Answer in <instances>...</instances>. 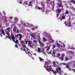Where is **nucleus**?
I'll return each mask as SVG.
<instances>
[{
	"instance_id": "obj_1",
	"label": "nucleus",
	"mask_w": 75,
	"mask_h": 75,
	"mask_svg": "<svg viewBox=\"0 0 75 75\" xmlns=\"http://www.w3.org/2000/svg\"><path fill=\"white\" fill-rule=\"evenodd\" d=\"M6 38H7L8 39H10V40H11V38L12 39V41H14V40H15V37H14V36H13L11 37V36H6Z\"/></svg>"
},
{
	"instance_id": "obj_2",
	"label": "nucleus",
	"mask_w": 75,
	"mask_h": 75,
	"mask_svg": "<svg viewBox=\"0 0 75 75\" xmlns=\"http://www.w3.org/2000/svg\"><path fill=\"white\" fill-rule=\"evenodd\" d=\"M25 53L27 54H28L29 57H31L32 56V55H31V53H30V50H27V51H25Z\"/></svg>"
},
{
	"instance_id": "obj_3",
	"label": "nucleus",
	"mask_w": 75,
	"mask_h": 75,
	"mask_svg": "<svg viewBox=\"0 0 75 75\" xmlns=\"http://www.w3.org/2000/svg\"><path fill=\"white\" fill-rule=\"evenodd\" d=\"M1 31L2 32V33L3 35H5V32L4 30H1V29L0 30V32H1Z\"/></svg>"
},
{
	"instance_id": "obj_4",
	"label": "nucleus",
	"mask_w": 75,
	"mask_h": 75,
	"mask_svg": "<svg viewBox=\"0 0 75 75\" xmlns=\"http://www.w3.org/2000/svg\"><path fill=\"white\" fill-rule=\"evenodd\" d=\"M37 52L39 53L41 52V48L39 47L38 48Z\"/></svg>"
},
{
	"instance_id": "obj_5",
	"label": "nucleus",
	"mask_w": 75,
	"mask_h": 75,
	"mask_svg": "<svg viewBox=\"0 0 75 75\" xmlns=\"http://www.w3.org/2000/svg\"><path fill=\"white\" fill-rule=\"evenodd\" d=\"M19 40L21 41V38H22V35L19 34Z\"/></svg>"
},
{
	"instance_id": "obj_6",
	"label": "nucleus",
	"mask_w": 75,
	"mask_h": 75,
	"mask_svg": "<svg viewBox=\"0 0 75 75\" xmlns=\"http://www.w3.org/2000/svg\"><path fill=\"white\" fill-rule=\"evenodd\" d=\"M28 43L29 46L31 47V45L32 44V42L31 41H29Z\"/></svg>"
},
{
	"instance_id": "obj_7",
	"label": "nucleus",
	"mask_w": 75,
	"mask_h": 75,
	"mask_svg": "<svg viewBox=\"0 0 75 75\" xmlns=\"http://www.w3.org/2000/svg\"><path fill=\"white\" fill-rule=\"evenodd\" d=\"M53 67H56V63H55V62L54 61L53 62Z\"/></svg>"
},
{
	"instance_id": "obj_8",
	"label": "nucleus",
	"mask_w": 75,
	"mask_h": 75,
	"mask_svg": "<svg viewBox=\"0 0 75 75\" xmlns=\"http://www.w3.org/2000/svg\"><path fill=\"white\" fill-rule=\"evenodd\" d=\"M49 69L50 70V71H51L52 72V71H53V70L52 69V67H51V66L49 67Z\"/></svg>"
},
{
	"instance_id": "obj_9",
	"label": "nucleus",
	"mask_w": 75,
	"mask_h": 75,
	"mask_svg": "<svg viewBox=\"0 0 75 75\" xmlns=\"http://www.w3.org/2000/svg\"><path fill=\"white\" fill-rule=\"evenodd\" d=\"M49 69L50 70V71H51L52 72V71H53V70L52 69V67H51V66L49 67Z\"/></svg>"
},
{
	"instance_id": "obj_10",
	"label": "nucleus",
	"mask_w": 75,
	"mask_h": 75,
	"mask_svg": "<svg viewBox=\"0 0 75 75\" xmlns=\"http://www.w3.org/2000/svg\"><path fill=\"white\" fill-rule=\"evenodd\" d=\"M30 36L32 37H33V38H35V35L33 34H31Z\"/></svg>"
},
{
	"instance_id": "obj_11",
	"label": "nucleus",
	"mask_w": 75,
	"mask_h": 75,
	"mask_svg": "<svg viewBox=\"0 0 75 75\" xmlns=\"http://www.w3.org/2000/svg\"><path fill=\"white\" fill-rule=\"evenodd\" d=\"M59 59H60L61 61H64V57H61L60 58H59Z\"/></svg>"
},
{
	"instance_id": "obj_12",
	"label": "nucleus",
	"mask_w": 75,
	"mask_h": 75,
	"mask_svg": "<svg viewBox=\"0 0 75 75\" xmlns=\"http://www.w3.org/2000/svg\"><path fill=\"white\" fill-rule=\"evenodd\" d=\"M70 3H73V4H75V1L74 0H72L70 1Z\"/></svg>"
},
{
	"instance_id": "obj_13",
	"label": "nucleus",
	"mask_w": 75,
	"mask_h": 75,
	"mask_svg": "<svg viewBox=\"0 0 75 75\" xmlns=\"http://www.w3.org/2000/svg\"><path fill=\"white\" fill-rule=\"evenodd\" d=\"M43 40L44 41H47V39L46 38H43Z\"/></svg>"
},
{
	"instance_id": "obj_14",
	"label": "nucleus",
	"mask_w": 75,
	"mask_h": 75,
	"mask_svg": "<svg viewBox=\"0 0 75 75\" xmlns=\"http://www.w3.org/2000/svg\"><path fill=\"white\" fill-rule=\"evenodd\" d=\"M46 69V70H47V71H48V72H50V70H49V69L48 68V67H47Z\"/></svg>"
},
{
	"instance_id": "obj_15",
	"label": "nucleus",
	"mask_w": 75,
	"mask_h": 75,
	"mask_svg": "<svg viewBox=\"0 0 75 75\" xmlns=\"http://www.w3.org/2000/svg\"><path fill=\"white\" fill-rule=\"evenodd\" d=\"M18 41V40H17V39H16V41L15 40L13 41V42H14L15 43H17V42Z\"/></svg>"
},
{
	"instance_id": "obj_16",
	"label": "nucleus",
	"mask_w": 75,
	"mask_h": 75,
	"mask_svg": "<svg viewBox=\"0 0 75 75\" xmlns=\"http://www.w3.org/2000/svg\"><path fill=\"white\" fill-rule=\"evenodd\" d=\"M65 14H69V12L67 11H66L65 12Z\"/></svg>"
},
{
	"instance_id": "obj_17",
	"label": "nucleus",
	"mask_w": 75,
	"mask_h": 75,
	"mask_svg": "<svg viewBox=\"0 0 75 75\" xmlns=\"http://www.w3.org/2000/svg\"><path fill=\"white\" fill-rule=\"evenodd\" d=\"M68 60V58L67 57H65V61H67Z\"/></svg>"
},
{
	"instance_id": "obj_18",
	"label": "nucleus",
	"mask_w": 75,
	"mask_h": 75,
	"mask_svg": "<svg viewBox=\"0 0 75 75\" xmlns=\"http://www.w3.org/2000/svg\"><path fill=\"white\" fill-rule=\"evenodd\" d=\"M57 12L58 13H60L61 12V10H57Z\"/></svg>"
},
{
	"instance_id": "obj_19",
	"label": "nucleus",
	"mask_w": 75,
	"mask_h": 75,
	"mask_svg": "<svg viewBox=\"0 0 75 75\" xmlns=\"http://www.w3.org/2000/svg\"><path fill=\"white\" fill-rule=\"evenodd\" d=\"M71 22H69V25H68L69 27H70L71 26Z\"/></svg>"
},
{
	"instance_id": "obj_20",
	"label": "nucleus",
	"mask_w": 75,
	"mask_h": 75,
	"mask_svg": "<svg viewBox=\"0 0 75 75\" xmlns=\"http://www.w3.org/2000/svg\"><path fill=\"white\" fill-rule=\"evenodd\" d=\"M39 59L40 61H43V59H42V58H41V57H39Z\"/></svg>"
},
{
	"instance_id": "obj_21",
	"label": "nucleus",
	"mask_w": 75,
	"mask_h": 75,
	"mask_svg": "<svg viewBox=\"0 0 75 75\" xmlns=\"http://www.w3.org/2000/svg\"><path fill=\"white\" fill-rule=\"evenodd\" d=\"M62 19H65V16H62Z\"/></svg>"
},
{
	"instance_id": "obj_22",
	"label": "nucleus",
	"mask_w": 75,
	"mask_h": 75,
	"mask_svg": "<svg viewBox=\"0 0 75 75\" xmlns=\"http://www.w3.org/2000/svg\"><path fill=\"white\" fill-rule=\"evenodd\" d=\"M57 47H60V45L58 44H57Z\"/></svg>"
},
{
	"instance_id": "obj_23",
	"label": "nucleus",
	"mask_w": 75,
	"mask_h": 75,
	"mask_svg": "<svg viewBox=\"0 0 75 75\" xmlns=\"http://www.w3.org/2000/svg\"><path fill=\"white\" fill-rule=\"evenodd\" d=\"M65 57V54H62V57Z\"/></svg>"
},
{
	"instance_id": "obj_24",
	"label": "nucleus",
	"mask_w": 75,
	"mask_h": 75,
	"mask_svg": "<svg viewBox=\"0 0 75 75\" xmlns=\"http://www.w3.org/2000/svg\"><path fill=\"white\" fill-rule=\"evenodd\" d=\"M21 44H24V41H21L20 42Z\"/></svg>"
},
{
	"instance_id": "obj_25",
	"label": "nucleus",
	"mask_w": 75,
	"mask_h": 75,
	"mask_svg": "<svg viewBox=\"0 0 75 75\" xmlns=\"http://www.w3.org/2000/svg\"><path fill=\"white\" fill-rule=\"evenodd\" d=\"M60 55H61V54L59 53H57V57H59Z\"/></svg>"
},
{
	"instance_id": "obj_26",
	"label": "nucleus",
	"mask_w": 75,
	"mask_h": 75,
	"mask_svg": "<svg viewBox=\"0 0 75 75\" xmlns=\"http://www.w3.org/2000/svg\"><path fill=\"white\" fill-rule=\"evenodd\" d=\"M14 32H16V28H14L13 29V30Z\"/></svg>"
},
{
	"instance_id": "obj_27",
	"label": "nucleus",
	"mask_w": 75,
	"mask_h": 75,
	"mask_svg": "<svg viewBox=\"0 0 75 75\" xmlns=\"http://www.w3.org/2000/svg\"><path fill=\"white\" fill-rule=\"evenodd\" d=\"M18 18H16L15 19V21H18Z\"/></svg>"
},
{
	"instance_id": "obj_28",
	"label": "nucleus",
	"mask_w": 75,
	"mask_h": 75,
	"mask_svg": "<svg viewBox=\"0 0 75 75\" xmlns=\"http://www.w3.org/2000/svg\"><path fill=\"white\" fill-rule=\"evenodd\" d=\"M6 34H7V35H8V37L10 36V34H9V33H6Z\"/></svg>"
},
{
	"instance_id": "obj_29",
	"label": "nucleus",
	"mask_w": 75,
	"mask_h": 75,
	"mask_svg": "<svg viewBox=\"0 0 75 75\" xmlns=\"http://www.w3.org/2000/svg\"><path fill=\"white\" fill-rule=\"evenodd\" d=\"M62 64H63V65H67V64H65L64 63H62Z\"/></svg>"
},
{
	"instance_id": "obj_30",
	"label": "nucleus",
	"mask_w": 75,
	"mask_h": 75,
	"mask_svg": "<svg viewBox=\"0 0 75 75\" xmlns=\"http://www.w3.org/2000/svg\"><path fill=\"white\" fill-rule=\"evenodd\" d=\"M6 30H8V31H9L10 30V28H6Z\"/></svg>"
},
{
	"instance_id": "obj_31",
	"label": "nucleus",
	"mask_w": 75,
	"mask_h": 75,
	"mask_svg": "<svg viewBox=\"0 0 75 75\" xmlns=\"http://www.w3.org/2000/svg\"><path fill=\"white\" fill-rule=\"evenodd\" d=\"M52 72H53V74H56V72L55 71L54 72L53 70L52 71Z\"/></svg>"
},
{
	"instance_id": "obj_32",
	"label": "nucleus",
	"mask_w": 75,
	"mask_h": 75,
	"mask_svg": "<svg viewBox=\"0 0 75 75\" xmlns=\"http://www.w3.org/2000/svg\"><path fill=\"white\" fill-rule=\"evenodd\" d=\"M56 71H57V73L59 72V70H58L57 69H56Z\"/></svg>"
},
{
	"instance_id": "obj_33",
	"label": "nucleus",
	"mask_w": 75,
	"mask_h": 75,
	"mask_svg": "<svg viewBox=\"0 0 75 75\" xmlns=\"http://www.w3.org/2000/svg\"><path fill=\"white\" fill-rule=\"evenodd\" d=\"M55 47H56V46L55 45H54L53 46V48H55Z\"/></svg>"
},
{
	"instance_id": "obj_34",
	"label": "nucleus",
	"mask_w": 75,
	"mask_h": 75,
	"mask_svg": "<svg viewBox=\"0 0 75 75\" xmlns=\"http://www.w3.org/2000/svg\"><path fill=\"white\" fill-rule=\"evenodd\" d=\"M33 42H34L36 43V42H37V41L34 40L33 41Z\"/></svg>"
},
{
	"instance_id": "obj_35",
	"label": "nucleus",
	"mask_w": 75,
	"mask_h": 75,
	"mask_svg": "<svg viewBox=\"0 0 75 75\" xmlns=\"http://www.w3.org/2000/svg\"><path fill=\"white\" fill-rule=\"evenodd\" d=\"M42 50L43 51H44L45 50V49H44V48H42Z\"/></svg>"
},
{
	"instance_id": "obj_36",
	"label": "nucleus",
	"mask_w": 75,
	"mask_h": 75,
	"mask_svg": "<svg viewBox=\"0 0 75 75\" xmlns=\"http://www.w3.org/2000/svg\"><path fill=\"white\" fill-rule=\"evenodd\" d=\"M38 10H41V8L40 7H38Z\"/></svg>"
},
{
	"instance_id": "obj_37",
	"label": "nucleus",
	"mask_w": 75,
	"mask_h": 75,
	"mask_svg": "<svg viewBox=\"0 0 75 75\" xmlns=\"http://www.w3.org/2000/svg\"><path fill=\"white\" fill-rule=\"evenodd\" d=\"M50 47H48L47 48V51H48V50H50Z\"/></svg>"
},
{
	"instance_id": "obj_38",
	"label": "nucleus",
	"mask_w": 75,
	"mask_h": 75,
	"mask_svg": "<svg viewBox=\"0 0 75 75\" xmlns=\"http://www.w3.org/2000/svg\"><path fill=\"white\" fill-rule=\"evenodd\" d=\"M25 44H27V42H28V41H25Z\"/></svg>"
},
{
	"instance_id": "obj_39",
	"label": "nucleus",
	"mask_w": 75,
	"mask_h": 75,
	"mask_svg": "<svg viewBox=\"0 0 75 75\" xmlns=\"http://www.w3.org/2000/svg\"><path fill=\"white\" fill-rule=\"evenodd\" d=\"M15 47H16V48H18V46L17 45H15Z\"/></svg>"
},
{
	"instance_id": "obj_40",
	"label": "nucleus",
	"mask_w": 75,
	"mask_h": 75,
	"mask_svg": "<svg viewBox=\"0 0 75 75\" xmlns=\"http://www.w3.org/2000/svg\"><path fill=\"white\" fill-rule=\"evenodd\" d=\"M58 6H59V7H61V5L58 4Z\"/></svg>"
},
{
	"instance_id": "obj_41",
	"label": "nucleus",
	"mask_w": 75,
	"mask_h": 75,
	"mask_svg": "<svg viewBox=\"0 0 75 75\" xmlns=\"http://www.w3.org/2000/svg\"><path fill=\"white\" fill-rule=\"evenodd\" d=\"M66 26H67V25H68V22H67V23H66Z\"/></svg>"
},
{
	"instance_id": "obj_42",
	"label": "nucleus",
	"mask_w": 75,
	"mask_h": 75,
	"mask_svg": "<svg viewBox=\"0 0 75 75\" xmlns=\"http://www.w3.org/2000/svg\"><path fill=\"white\" fill-rule=\"evenodd\" d=\"M39 42L40 44H41V41H40V40H39Z\"/></svg>"
},
{
	"instance_id": "obj_43",
	"label": "nucleus",
	"mask_w": 75,
	"mask_h": 75,
	"mask_svg": "<svg viewBox=\"0 0 75 75\" xmlns=\"http://www.w3.org/2000/svg\"><path fill=\"white\" fill-rule=\"evenodd\" d=\"M58 69L59 70V71H60V70H61V68H58Z\"/></svg>"
},
{
	"instance_id": "obj_44",
	"label": "nucleus",
	"mask_w": 75,
	"mask_h": 75,
	"mask_svg": "<svg viewBox=\"0 0 75 75\" xmlns=\"http://www.w3.org/2000/svg\"><path fill=\"white\" fill-rule=\"evenodd\" d=\"M23 51H26V50H25V49H23Z\"/></svg>"
},
{
	"instance_id": "obj_45",
	"label": "nucleus",
	"mask_w": 75,
	"mask_h": 75,
	"mask_svg": "<svg viewBox=\"0 0 75 75\" xmlns=\"http://www.w3.org/2000/svg\"><path fill=\"white\" fill-rule=\"evenodd\" d=\"M66 68H69V66H66Z\"/></svg>"
},
{
	"instance_id": "obj_46",
	"label": "nucleus",
	"mask_w": 75,
	"mask_h": 75,
	"mask_svg": "<svg viewBox=\"0 0 75 75\" xmlns=\"http://www.w3.org/2000/svg\"><path fill=\"white\" fill-rule=\"evenodd\" d=\"M58 16H59V14H57V16L58 17Z\"/></svg>"
},
{
	"instance_id": "obj_47",
	"label": "nucleus",
	"mask_w": 75,
	"mask_h": 75,
	"mask_svg": "<svg viewBox=\"0 0 75 75\" xmlns=\"http://www.w3.org/2000/svg\"><path fill=\"white\" fill-rule=\"evenodd\" d=\"M32 30H33L34 31V30H35V29H34V28H32Z\"/></svg>"
},
{
	"instance_id": "obj_48",
	"label": "nucleus",
	"mask_w": 75,
	"mask_h": 75,
	"mask_svg": "<svg viewBox=\"0 0 75 75\" xmlns=\"http://www.w3.org/2000/svg\"><path fill=\"white\" fill-rule=\"evenodd\" d=\"M32 3V2H30V4H31Z\"/></svg>"
},
{
	"instance_id": "obj_49",
	"label": "nucleus",
	"mask_w": 75,
	"mask_h": 75,
	"mask_svg": "<svg viewBox=\"0 0 75 75\" xmlns=\"http://www.w3.org/2000/svg\"><path fill=\"white\" fill-rule=\"evenodd\" d=\"M0 35L1 36V37H3V35H1V33H0Z\"/></svg>"
},
{
	"instance_id": "obj_50",
	"label": "nucleus",
	"mask_w": 75,
	"mask_h": 75,
	"mask_svg": "<svg viewBox=\"0 0 75 75\" xmlns=\"http://www.w3.org/2000/svg\"><path fill=\"white\" fill-rule=\"evenodd\" d=\"M66 23H67V22H64V24H66Z\"/></svg>"
},
{
	"instance_id": "obj_51",
	"label": "nucleus",
	"mask_w": 75,
	"mask_h": 75,
	"mask_svg": "<svg viewBox=\"0 0 75 75\" xmlns=\"http://www.w3.org/2000/svg\"><path fill=\"white\" fill-rule=\"evenodd\" d=\"M10 18L11 19H13V17H10Z\"/></svg>"
},
{
	"instance_id": "obj_52",
	"label": "nucleus",
	"mask_w": 75,
	"mask_h": 75,
	"mask_svg": "<svg viewBox=\"0 0 75 75\" xmlns=\"http://www.w3.org/2000/svg\"><path fill=\"white\" fill-rule=\"evenodd\" d=\"M49 54H51V52H49Z\"/></svg>"
},
{
	"instance_id": "obj_53",
	"label": "nucleus",
	"mask_w": 75,
	"mask_h": 75,
	"mask_svg": "<svg viewBox=\"0 0 75 75\" xmlns=\"http://www.w3.org/2000/svg\"><path fill=\"white\" fill-rule=\"evenodd\" d=\"M23 25H26L25 24V23H23Z\"/></svg>"
},
{
	"instance_id": "obj_54",
	"label": "nucleus",
	"mask_w": 75,
	"mask_h": 75,
	"mask_svg": "<svg viewBox=\"0 0 75 75\" xmlns=\"http://www.w3.org/2000/svg\"><path fill=\"white\" fill-rule=\"evenodd\" d=\"M16 44H18V45L19 44V43L18 42H17V43H16Z\"/></svg>"
},
{
	"instance_id": "obj_55",
	"label": "nucleus",
	"mask_w": 75,
	"mask_h": 75,
	"mask_svg": "<svg viewBox=\"0 0 75 75\" xmlns=\"http://www.w3.org/2000/svg\"><path fill=\"white\" fill-rule=\"evenodd\" d=\"M53 54H55V52H53Z\"/></svg>"
},
{
	"instance_id": "obj_56",
	"label": "nucleus",
	"mask_w": 75,
	"mask_h": 75,
	"mask_svg": "<svg viewBox=\"0 0 75 75\" xmlns=\"http://www.w3.org/2000/svg\"><path fill=\"white\" fill-rule=\"evenodd\" d=\"M64 47H65V46H66V45H65L64 44Z\"/></svg>"
},
{
	"instance_id": "obj_57",
	"label": "nucleus",
	"mask_w": 75,
	"mask_h": 75,
	"mask_svg": "<svg viewBox=\"0 0 75 75\" xmlns=\"http://www.w3.org/2000/svg\"><path fill=\"white\" fill-rule=\"evenodd\" d=\"M11 35L12 36H13V34H12V33H11Z\"/></svg>"
},
{
	"instance_id": "obj_58",
	"label": "nucleus",
	"mask_w": 75,
	"mask_h": 75,
	"mask_svg": "<svg viewBox=\"0 0 75 75\" xmlns=\"http://www.w3.org/2000/svg\"><path fill=\"white\" fill-rule=\"evenodd\" d=\"M17 33H19V31H17Z\"/></svg>"
},
{
	"instance_id": "obj_59",
	"label": "nucleus",
	"mask_w": 75,
	"mask_h": 75,
	"mask_svg": "<svg viewBox=\"0 0 75 75\" xmlns=\"http://www.w3.org/2000/svg\"><path fill=\"white\" fill-rule=\"evenodd\" d=\"M19 3H20V4H21L22 3H21V2H20Z\"/></svg>"
},
{
	"instance_id": "obj_60",
	"label": "nucleus",
	"mask_w": 75,
	"mask_h": 75,
	"mask_svg": "<svg viewBox=\"0 0 75 75\" xmlns=\"http://www.w3.org/2000/svg\"><path fill=\"white\" fill-rule=\"evenodd\" d=\"M20 49H21V50H23V48H20Z\"/></svg>"
},
{
	"instance_id": "obj_61",
	"label": "nucleus",
	"mask_w": 75,
	"mask_h": 75,
	"mask_svg": "<svg viewBox=\"0 0 75 75\" xmlns=\"http://www.w3.org/2000/svg\"><path fill=\"white\" fill-rule=\"evenodd\" d=\"M18 45H19V46H20L21 45L20 44H19Z\"/></svg>"
},
{
	"instance_id": "obj_62",
	"label": "nucleus",
	"mask_w": 75,
	"mask_h": 75,
	"mask_svg": "<svg viewBox=\"0 0 75 75\" xmlns=\"http://www.w3.org/2000/svg\"><path fill=\"white\" fill-rule=\"evenodd\" d=\"M74 72H75V71L74 70Z\"/></svg>"
},
{
	"instance_id": "obj_63",
	"label": "nucleus",
	"mask_w": 75,
	"mask_h": 75,
	"mask_svg": "<svg viewBox=\"0 0 75 75\" xmlns=\"http://www.w3.org/2000/svg\"><path fill=\"white\" fill-rule=\"evenodd\" d=\"M53 41H54V40H53Z\"/></svg>"
},
{
	"instance_id": "obj_64",
	"label": "nucleus",
	"mask_w": 75,
	"mask_h": 75,
	"mask_svg": "<svg viewBox=\"0 0 75 75\" xmlns=\"http://www.w3.org/2000/svg\"><path fill=\"white\" fill-rule=\"evenodd\" d=\"M41 44H42V43Z\"/></svg>"
}]
</instances>
